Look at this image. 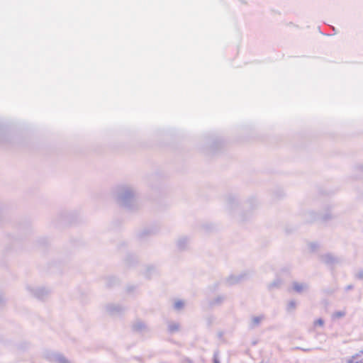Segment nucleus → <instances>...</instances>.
Segmentation results:
<instances>
[{"label": "nucleus", "instance_id": "2", "mask_svg": "<svg viewBox=\"0 0 363 363\" xmlns=\"http://www.w3.org/2000/svg\"><path fill=\"white\" fill-rule=\"evenodd\" d=\"M323 324H324V321L321 318H319L314 321L315 326H323Z\"/></svg>", "mask_w": 363, "mask_h": 363}, {"label": "nucleus", "instance_id": "1", "mask_svg": "<svg viewBox=\"0 0 363 363\" xmlns=\"http://www.w3.org/2000/svg\"><path fill=\"white\" fill-rule=\"evenodd\" d=\"M347 363H363V360L359 359L357 356H353Z\"/></svg>", "mask_w": 363, "mask_h": 363}]
</instances>
